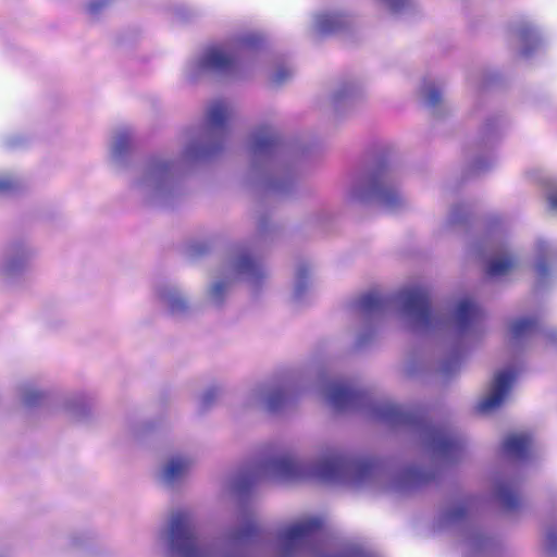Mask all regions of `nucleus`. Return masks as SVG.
I'll return each instance as SVG.
<instances>
[{
    "label": "nucleus",
    "instance_id": "4c0bfd02",
    "mask_svg": "<svg viewBox=\"0 0 557 557\" xmlns=\"http://www.w3.org/2000/svg\"><path fill=\"white\" fill-rule=\"evenodd\" d=\"M547 541L552 548H557V532H549L547 535Z\"/></svg>",
    "mask_w": 557,
    "mask_h": 557
},
{
    "label": "nucleus",
    "instance_id": "72a5a7b5",
    "mask_svg": "<svg viewBox=\"0 0 557 557\" xmlns=\"http://www.w3.org/2000/svg\"><path fill=\"white\" fill-rule=\"evenodd\" d=\"M384 1L386 3H388V5L391 7L392 10L397 11L405 5L407 0H384Z\"/></svg>",
    "mask_w": 557,
    "mask_h": 557
},
{
    "label": "nucleus",
    "instance_id": "9d476101",
    "mask_svg": "<svg viewBox=\"0 0 557 557\" xmlns=\"http://www.w3.org/2000/svg\"><path fill=\"white\" fill-rule=\"evenodd\" d=\"M483 313L481 309L469 299H462L455 312V319L459 331H466L471 324L481 320Z\"/></svg>",
    "mask_w": 557,
    "mask_h": 557
},
{
    "label": "nucleus",
    "instance_id": "0eeeda50",
    "mask_svg": "<svg viewBox=\"0 0 557 557\" xmlns=\"http://www.w3.org/2000/svg\"><path fill=\"white\" fill-rule=\"evenodd\" d=\"M364 397V392L352 388L345 383H333L327 394L330 404L338 410L359 405Z\"/></svg>",
    "mask_w": 557,
    "mask_h": 557
},
{
    "label": "nucleus",
    "instance_id": "5701e85b",
    "mask_svg": "<svg viewBox=\"0 0 557 557\" xmlns=\"http://www.w3.org/2000/svg\"><path fill=\"white\" fill-rule=\"evenodd\" d=\"M286 403V393L283 389L273 391L267 400V407L270 411H277Z\"/></svg>",
    "mask_w": 557,
    "mask_h": 557
},
{
    "label": "nucleus",
    "instance_id": "412c9836",
    "mask_svg": "<svg viewBox=\"0 0 557 557\" xmlns=\"http://www.w3.org/2000/svg\"><path fill=\"white\" fill-rule=\"evenodd\" d=\"M537 325L535 318H522L513 322L511 325L512 337L518 339L531 333Z\"/></svg>",
    "mask_w": 557,
    "mask_h": 557
},
{
    "label": "nucleus",
    "instance_id": "58836bf2",
    "mask_svg": "<svg viewBox=\"0 0 557 557\" xmlns=\"http://www.w3.org/2000/svg\"><path fill=\"white\" fill-rule=\"evenodd\" d=\"M548 200L550 208L557 211V190L549 195Z\"/></svg>",
    "mask_w": 557,
    "mask_h": 557
},
{
    "label": "nucleus",
    "instance_id": "f3484780",
    "mask_svg": "<svg viewBox=\"0 0 557 557\" xmlns=\"http://www.w3.org/2000/svg\"><path fill=\"white\" fill-rule=\"evenodd\" d=\"M497 496L507 510H515L520 505L519 495L509 483H500L497 487Z\"/></svg>",
    "mask_w": 557,
    "mask_h": 557
},
{
    "label": "nucleus",
    "instance_id": "393cba45",
    "mask_svg": "<svg viewBox=\"0 0 557 557\" xmlns=\"http://www.w3.org/2000/svg\"><path fill=\"white\" fill-rule=\"evenodd\" d=\"M131 139L127 134H121L115 143V154H122L129 146Z\"/></svg>",
    "mask_w": 557,
    "mask_h": 557
},
{
    "label": "nucleus",
    "instance_id": "ea45409f",
    "mask_svg": "<svg viewBox=\"0 0 557 557\" xmlns=\"http://www.w3.org/2000/svg\"><path fill=\"white\" fill-rule=\"evenodd\" d=\"M214 151L213 148H206L203 151H201L202 154H211Z\"/></svg>",
    "mask_w": 557,
    "mask_h": 557
},
{
    "label": "nucleus",
    "instance_id": "39448f33",
    "mask_svg": "<svg viewBox=\"0 0 557 557\" xmlns=\"http://www.w3.org/2000/svg\"><path fill=\"white\" fill-rule=\"evenodd\" d=\"M397 297L403 302L404 311L418 324L424 327L432 324L430 296L425 288L421 286L404 288Z\"/></svg>",
    "mask_w": 557,
    "mask_h": 557
},
{
    "label": "nucleus",
    "instance_id": "6e6552de",
    "mask_svg": "<svg viewBox=\"0 0 557 557\" xmlns=\"http://www.w3.org/2000/svg\"><path fill=\"white\" fill-rule=\"evenodd\" d=\"M512 375L509 372H498L494 379L492 393L478 404L480 412H487L499 407L510 389Z\"/></svg>",
    "mask_w": 557,
    "mask_h": 557
},
{
    "label": "nucleus",
    "instance_id": "f257e3e1",
    "mask_svg": "<svg viewBox=\"0 0 557 557\" xmlns=\"http://www.w3.org/2000/svg\"><path fill=\"white\" fill-rule=\"evenodd\" d=\"M375 416L392 425L413 428L424 440L429 450L436 457L447 460L458 458L463 451L462 442L444 426L433 425L417 411L404 410L394 403H383L373 408Z\"/></svg>",
    "mask_w": 557,
    "mask_h": 557
},
{
    "label": "nucleus",
    "instance_id": "20e7f679",
    "mask_svg": "<svg viewBox=\"0 0 557 557\" xmlns=\"http://www.w3.org/2000/svg\"><path fill=\"white\" fill-rule=\"evenodd\" d=\"M170 542L172 547L182 557H200L190 517L187 511H177L173 515L170 524Z\"/></svg>",
    "mask_w": 557,
    "mask_h": 557
},
{
    "label": "nucleus",
    "instance_id": "473e14b6",
    "mask_svg": "<svg viewBox=\"0 0 557 557\" xmlns=\"http://www.w3.org/2000/svg\"><path fill=\"white\" fill-rule=\"evenodd\" d=\"M224 289H225V283L224 282H218L216 284L213 285L212 287V295L215 297V298H221V296L223 295L224 293Z\"/></svg>",
    "mask_w": 557,
    "mask_h": 557
},
{
    "label": "nucleus",
    "instance_id": "f03ea898",
    "mask_svg": "<svg viewBox=\"0 0 557 557\" xmlns=\"http://www.w3.org/2000/svg\"><path fill=\"white\" fill-rule=\"evenodd\" d=\"M261 44L257 36H248L226 46L209 47L200 60V67L221 74L233 73L239 58L249 49Z\"/></svg>",
    "mask_w": 557,
    "mask_h": 557
},
{
    "label": "nucleus",
    "instance_id": "f704fd0d",
    "mask_svg": "<svg viewBox=\"0 0 557 557\" xmlns=\"http://www.w3.org/2000/svg\"><path fill=\"white\" fill-rule=\"evenodd\" d=\"M216 397V392L214 389H210L208 391L205 395H203V405L205 406H208L210 405Z\"/></svg>",
    "mask_w": 557,
    "mask_h": 557
},
{
    "label": "nucleus",
    "instance_id": "a19ab883",
    "mask_svg": "<svg viewBox=\"0 0 557 557\" xmlns=\"http://www.w3.org/2000/svg\"><path fill=\"white\" fill-rule=\"evenodd\" d=\"M530 32H531V30H529V29H525V30H523V32H522V37H523V39H527V37H528V35H529V33H530Z\"/></svg>",
    "mask_w": 557,
    "mask_h": 557
},
{
    "label": "nucleus",
    "instance_id": "cd10ccee",
    "mask_svg": "<svg viewBox=\"0 0 557 557\" xmlns=\"http://www.w3.org/2000/svg\"><path fill=\"white\" fill-rule=\"evenodd\" d=\"M292 75L290 71L287 69V67H280L274 76H273V81L275 84H282L284 83L287 78H289Z\"/></svg>",
    "mask_w": 557,
    "mask_h": 557
},
{
    "label": "nucleus",
    "instance_id": "2eb2a0df",
    "mask_svg": "<svg viewBox=\"0 0 557 557\" xmlns=\"http://www.w3.org/2000/svg\"><path fill=\"white\" fill-rule=\"evenodd\" d=\"M373 191L377 195L381 202L387 207H396L401 202L400 196L396 189L381 185L375 174L372 183Z\"/></svg>",
    "mask_w": 557,
    "mask_h": 557
},
{
    "label": "nucleus",
    "instance_id": "6ab92c4d",
    "mask_svg": "<svg viewBox=\"0 0 557 557\" xmlns=\"http://www.w3.org/2000/svg\"><path fill=\"white\" fill-rule=\"evenodd\" d=\"M189 468V461L183 458H173L166 465L163 471V479L168 483L174 482Z\"/></svg>",
    "mask_w": 557,
    "mask_h": 557
},
{
    "label": "nucleus",
    "instance_id": "423d86ee",
    "mask_svg": "<svg viewBox=\"0 0 557 557\" xmlns=\"http://www.w3.org/2000/svg\"><path fill=\"white\" fill-rule=\"evenodd\" d=\"M322 525L323 521L320 518H310L286 528L281 534V540L286 549L289 550L298 543L314 535L322 529Z\"/></svg>",
    "mask_w": 557,
    "mask_h": 557
},
{
    "label": "nucleus",
    "instance_id": "4be33fe9",
    "mask_svg": "<svg viewBox=\"0 0 557 557\" xmlns=\"http://www.w3.org/2000/svg\"><path fill=\"white\" fill-rule=\"evenodd\" d=\"M431 479V474L422 471L418 468H410L405 472V481L411 484H423L429 482Z\"/></svg>",
    "mask_w": 557,
    "mask_h": 557
},
{
    "label": "nucleus",
    "instance_id": "a211bd4d",
    "mask_svg": "<svg viewBox=\"0 0 557 557\" xmlns=\"http://www.w3.org/2000/svg\"><path fill=\"white\" fill-rule=\"evenodd\" d=\"M276 143V136L271 134L268 128L263 127L255 135L252 150L255 153H262L274 147Z\"/></svg>",
    "mask_w": 557,
    "mask_h": 557
},
{
    "label": "nucleus",
    "instance_id": "9b49d317",
    "mask_svg": "<svg viewBox=\"0 0 557 557\" xmlns=\"http://www.w3.org/2000/svg\"><path fill=\"white\" fill-rule=\"evenodd\" d=\"M532 444V437L529 434H510L504 443V451L518 459H525Z\"/></svg>",
    "mask_w": 557,
    "mask_h": 557
},
{
    "label": "nucleus",
    "instance_id": "e433bc0d",
    "mask_svg": "<svg viewBox=\"0 0 557 557\" xmlns=\"http://www.w3.org/2000/svg\"><path fill=\"white\" fill-rule=\"evenodd\" d=\"M536 271L539 273L540 276L542 277H545L548 273V267L545 262H540L537 265H536Z\"/></svg>",
    "mask_w": 557,
    "mask_h": 557
},
{
    "label": "nucleus",
    "instance_id": "ddd939ff",
    "mask_svg": "<svg viewBox=\"0 0 557 557\" xmlns=\"http://www.w3.org/2000/svg\"><path fill=\"white\" fill-rule=\"evenodd\" d=\"M235 270L237 274L245 275L256 282L263 277L261 265L248 253H243L239 256L235 264Z\"/></svg>",
    "mask_w": 557,
    "mask_h": 557
},
{
    "label": "nucleus",
    "instance_id": "f8f14e48",
    "mask_svg": "<svg viewBox=\"0 0 557 557\" xmlns=\"http://www.w3.org/2000/svg\"><path fill=\"white\" fill-rule=\"evenodd\" d=\"M230 112L223 100L214 101L207 113V124L211 131H224Z\"/></svg>",
    "mask_w": 557,
    "mask_h": 557
},
{
    "label": "nucleus",
    "instance_id": "1a4fd4ad",
    "mask_svg": "<svg viewBox=\"0 0 557 557\" xmlns=\"http://www.w3.org/2000/svg\"><path fill=\"white\" fill-rule=\"evenodd\" d=\"M259 470L271 471L281 479H297L302 475V467L290 456H282L263 462Z\"/></svg>",
    "mask_w": 557,
    "mask_h": 557
},
{
    "label": "nucleus",
    "instance_id": "c9c22d12",
    "mask_svg": "<svg viewBox=\"0 0 557 557\" xmlns=\"http://www.w3.org/2000/svg\"><path fill=\"white\" fill-rule=\"evenodd\" d=\"M108 3L107 0L103 1H95L89 4V11L91 13H97L102 7H104Z\"/></svg>",
    "mask_w": 557,
    "mask_h": 557
},
{
    "label": "nucleus",
    "instance_id": "a878e982",
    "mask_svg": "<svg viewBox=\"0 0 557 557\" xmlns=\"http://www.w3.org/2000/svg\"><path fill=\"white\" fill-rule=\"evenodd\" d=\"M441 99H442V95L437 88L432 87L428 90L426 101H428L429 106L435 107L436 104H438L441 102Z\"/></svg>",
    "mask_w": 557,
    "mask_h": 557
},
{
    "label": "nucleus",
    "instance_id": "7c9ffc66",
    "mask_svg": "<svg viewBox=\"0 0 557 557\" xmlns=\"http://www.w3.org/2000/svg\"><path fill=\"white\" fill-rule=\"evenodd\" d=\"M15 183L10 178H0V193L14 189Z\"/></svg>",
    "mask_w": 557,
    "mask_h": 557
},
{
    "label": "nucleus",
    "instance_id": "7ed1b4c3",
    "mask_svg": "<svg viewBox=\"0 0 557 557\" xmlns=\"http://www.w3.org/2000/svg\"><path fill=\"white\" fill-rule=\"evenodd\" d=\"M376 466L377 462L373 459L351 462L346 457L336 455L319 462L314 473L323 481H334L352 470L356 481H362L374 472Z\"/></svg>",
    "mask_w": 557,
    "mask_h": 557
},
{
    "label": "nucleus",
    "instance_id": "c85d7f7f",
    "mask_svg": "<svg viewBox=\"0 0 557 557\" xmlns=\"http://www.w3.org/2000/svg\"><path fill=\"white\" fill-rule=\"evenodd\" d=\"M258 476H259V470L253 472L252 474H250L248 478L243 479L238 483V490H245L248 486H250L251 484L256 483V481L258 480Z\"/></svg>",
    "mask_w": 557,
    "mask_h": 557
},
{
    "label": "nucleus",
    "instance_id": "bb28decb",
    "mask_svg": "<svg viewBox=\"0 0 557 557\" xmlns=\"http://www.w3.org/2000/svg\"><path fill=\"white\" fill-rule=\"evenodd\" d=\"M44 397V394L38 391H28L25 394L24 401L28 406H35Z\"/></svg>",
    "mask_w": 557,
    "mask_h": 557
},
{
    "label": "nucleus",
    "instance_id": "c756f323",
    "mask_svg": "<svg viewBox=\"0 0 557 557\" xmlns=\"http://www.w3.org/2000/svg\"><path fill=\"white\" fill-rule=\"evenodd\" d=\"M467 512V508L465 506H460L458 508H455L448 512V518L450 520H457L462 518Z\"/></svg>",
    "mask_w": 557,
    "mask_h": 557
},
{
    "label": "nucleus",
    "instance_id": "aec40b11",
    "mask_svg": "<svg viewBox=\"0 0 557 557\" xmlns=\"http://www.w3.org/2000/svg\"><path fill=\"white\" fill-rule=\"evenodd\" d=\"M515 260L510 256L492 259L487 265L488 276H499L508 273L515 267Z\"/></svg>",
    "mask_w": 557,
    "mask_h": 557
},
{
    "label": "nucleus",
    "instance_id": "b1692460",
    "mask_svg": "<svg viewBox=\"0 0 557 557\" xmlns=\"http://www.w3.org/2000/svg\"><path fill=\"white\" fill-rule=\"evenodd\" d=\"M258 531L259 528L257 523L255 521H248L244 527L235 532L234 539L236 541H246L257 535Z\"/></svg>",
    "mask_w": 557,
    "mask_h": 557
},
{
    "label": "nucleus",
    "instance_id": "4468645a",
    "mask_svg": "<svg viewBox=\"0 0 557 557\" xmlns=\"http://www.w3.org/2000/svg\"><path fill=\"white\" fill-rule=\"evenodd\" d=\"M318 28L322 34L339 30L345 24V15L341 13H323L318 16Z\"/></svg>",
    "mask_w": 557,
    "mask_h": 557
},
{
    "label": "nucleus",
    "instance_id": "2f4dec72",
    "mask_svg": "<svg viewBox=\"0 0 557 557\" xmlns=\"http://www.w3.org/2000/svg\"><path fill=\"white\" fill-rule=\"evenodd\" d=\"M186 302L182 298H173L171 300V309L172 311H180L186 309Z\"/></svg>",
    "mask_w": 557,
    "mask_h": 557
},
{
    "label": "nucleus",
    "instance_id": "dca6fc26",
    "mask_svg": "<svg viewBox=\"0 0 557 557\" xmlns=\"http://www.w3.org/2000/svg\"><path fill=\"white\" fill-rule=\"evenodd\" d=\"M385 302L386 300L376 290H371L360 297L359 307L363 313L370 314L382 309Z\"/></svg>",
    "mask_w": 557,
    "mask_h": 557
}]
</instances>
